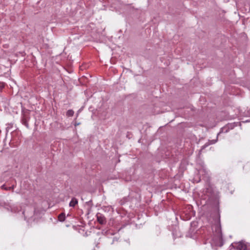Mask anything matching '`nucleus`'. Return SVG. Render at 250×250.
<instances>
[{
    "label": "nucleus",
    "instance_id": "3",
    "mask_svg": "<svg viewBox=\"0 0 250 250\" xmlns=\"http://www.w3.org/2000/svg\"><path fill=\"white\" fill-rule=\"evenodd\" d=\"M97 218L98 222L101 224H104L106 223L105 218L104 216L97 215Z\"/></svg>",
    "mask_w": 250,
    "mask_h": 250
},
{
    "label": "nucleus",
    "instance_id": "5",
    "mask_svg": "<svg viewBox=\"0 0 250 250\" xmlns=\"http://www.w3.org/2000/svg\"><path fill=\"white\" fill-rule=\"evenodd\" d=\"M65 218V214L63 213L60 214L58 216L59 220L61 222L64 221Z\"/></svg>",
    "mask_w": 250,
    "mask_h": 250
},
{
    "label": "nucleus",
    "instance_id": "7",
    "mask_svg": "<svg viewBox=\"0 0 250 250\" xmlns=\"http://www.w3.org/2000/svg\"><path fill=\"white\" fill-rule=\"evenodd\" d=\"M1 188L3 189H4L5 190H10V189H14V186L8 187V188H5L4 186H2L1 187Z\"/></svg>",
    "mask_w": 250,
    "mask_h": 250
},
{
    "label": "nucleus",
    "instance_id": "2",
    "mask_svg": "<svg viewBox=\"0 0 250 250\" xmlns=\"http://www.w3.org/2000/svg\"><path fill=\"white\" fill-rule=\"evenodd\" d=\"M237 250H247V246L242 242H239L237 246Z\"/></svg>",
    "mask_w": 250,
    "mask_h": 250
},
{
    "label": "nucleus",
    "instance_id": "4",
    "mask_svg": "<svg viewBox=\"0 0 250 250\" xmlns=\"http://www.w3.org/2000/svg\"><path fill=\"white\" fill-rule=\"evenodd\" d=\"M78 204V200L75 198H73L69 203L70 207H74L76 205Z\"/></svg>",
    "mask_w": 250,
    "mask_h": 250
},
{
    "label": "nucleus",
    "instance_id": "1",
    "mask_svg": "<svg viewBox=\"0 0 250 250\" xmlns=\"http://www.w3.org/2000/svg\"><path fill=\"white\" fill-rule=\"evenodd\" d=\"M213 229H214V234L213 241L216 246H222L223 245V238L220 225H215L213 227Z\"/></svg>",
    "mask_w": 250,
    "mask_h": 250
},
{
    "label": "nucleus",
    "instance_id": "8",
    "mask_svg": "<svg viewBox=\"0 0 250 250\" xmlns=\"http://www.w3.org/2000/svg\"><path fill=\"white\" fill-rule=\"evenodd\" d=\"M80 125V124H79V123H76V124H75V126H77V125Z\"/></svg>",
    "mask_w": 250,
    "mask_h": 250
},
{
    "label": "nucleus",
    "instance_id": "9",
    "mask_svg": "<svg viewBox=\"0 0 250 250\" xmlns=\"http://www.w3.org/2000/svg\"><path fill=\"white\" fill-rule=\"evenodd\" d=\"M93 250H95V249H93Z\"/></svg>",
    "mask_w": 250,
    "mask_h": 250
},
{
    "label": "nucleus",
    "instance_id": "6",
    "mask_svg": "<svg viewBox=\"0 0 250 250\" xmlns=\"http://www.w3.org/2000/svg\"><path fill=\"white\" fill-rule=\"evenodd\" d=\"M74 114V111L72 110H69L66 112V115L68 117L72 116Z\"/></svg>",
    "mask_w": 250,
    "mask_h": 250
}]
</instances>
